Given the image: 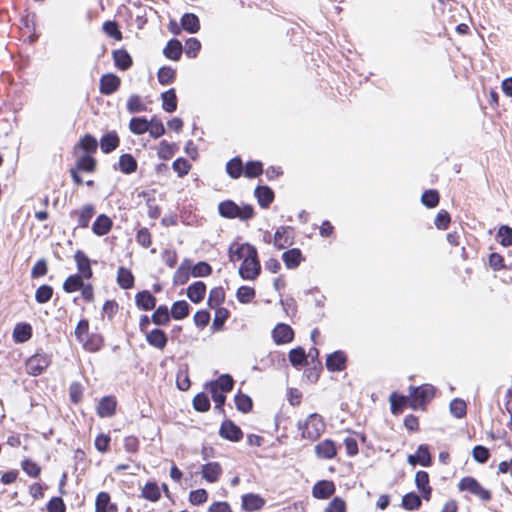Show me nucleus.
Instances as JSON below:
<instances>
[{"label":"nucleus","mask_w":512,"mask_h":512,"mask_svg":"<svg viewBox=\"0 0 512 512\" xmlns=\"http://www.w3.org/2000/svg\"><path fill=\"white\" fill-rule=\"evenodd\" d=\"M219 214L228 219L247 221L254 216V209L249 204L238 205L232 200H225L218 205Z\"/></svg>","instance_id":"obj_1"},{"label":"nucleus","mask_w":512,"mask_h":512,"mask_svg":"<svg viewBox=\"0 0 512 512\" xmlns=\"http://www.w3.org/2000/svg\"><path fill=\"white\" fill-rule=\"evenodd\" d=\"M298 430L304 439L317 440L325 430V423L321 415L310 414L304 421L298 422Z\"/></svg>","instance_id":"obj_2"},{"label":"nucleus","mask_w":512,"mask_h":512,"mask_svg":"<svg viewBox=\"0 0 512 512\" xmlns=\"http://www.w3.org/2000/svg\"><path fill=\"white\" fill-rule=\"evenodd\" d=\"M226 170L232 178H238L242 174L254 178L262 174L263 167L261 162H246L245 166L243 162H227Z\"/></svg>","instance_id":"obj_3"},{"label":"nucleus","mask_w":512,"mask_h":512,"mask_svg":"<svg viewBox=\"0 0 512 512\" xmlns=\"http://www.w3.org/2000/svg\"><path fill=\"white\" fill-rule=\"evenodd\" d=\"M410 407L413 410L423 408L435 395V388L430 384L419 387L410 386Z\"/></svg>","instance_id":"obj_4"},{"label":"nucleus","mask_w":512,"mask_h":512,"mask_svg":"<svg viewBox=\"0 0 512 512\" xmlns=\"http://www.w3.org/2000/svg\"><path fill=\"white\" fill-rule=\"evenodd\" d=\"M97 148V139L90 134H86L75 145L73 153L76 160H95L93 154L96 152Z\"/></svg>","instance_id":"obj_5"},{"label":"nucleus","mask_w":512,"mask_h":512,"mask_svg":"<svg viewBox=\"0 0 512 512\" xmlns=\"http://www.w3.org/2000/svg\"><path fill=\"white\" fill-rule=\"evenodd\" d=\"M261 272V264L258 260V252L255 249L239 267L238 273L244 280H255Z\"/></svg>","instance_id":"obj_6"},{"label":"nucleus","mask_w":512,"mask_h":512,"mask_svg":"<svg viewBox=\"0 0 512 512\" xmlns=\"http://www.w3.org/2000/svg\"><path fill=\"white\" fill-rule=\"evenodd\" d=\"M50 364V358L46 354H35L26 362L27 373L33 376L40 375Z\"/></svg>","instance_id":"obj_7"},{"label":"nucleus","mask_w":512,"mask_h":512,"mask_svg":"<svg viewBox=\"0 0 512 512\" xmlns=\"http://www.w3.org/2000/svg\"><path fill=\"white\" fill-rule=\"evenodd\" d=\"M460 490H466L470 493L478 496L484 501H487L491 498V494L489 491L484 489L478 482L472 477H465L459 483Z\"/></svg>","instance_id":"obj_8"},{"label":"nucleus","mask_w":512,"mask_h":512,"mask_svg":"<svg viewBox=\"0 0 512 512\" xmlns=\"http://www.w3.org/2000/svg\"><path fill=\"white\" fill-rule=\"evenodd\" d=\"M121 85V79L113 73H106L101 76L99 81V91L102 95H111L115 93Z\"/></svg>","instance_id":"obj_9"},{"label":"nucleus","mask_w":512,"mask_h":512,"mask_svg":"<svg viewBox=\"0 0 512 512\" xmlns=\"http://www.w3.org/2000/svg\"><path fill=\"white\" fill-rule=\"evenodd\" d=\"M256 248L249 243H233L229 247V259L232 262L243 261Z\"/></svg>","instance_id":"obj_10"},{"label":"nucleus","mask_w":512,"mask_h":512,"mask_svg":"<svg viewBox=\"0 0 512 512\" xmlns=\"http://www.w3.org/2000/svg\"><path fill=\"white\" fill-rule=\"evenodd\" d=\"M334 482L329 480H320L312 487V496L316 499H328L335 493Z\"/></svg>","instance_id":"obj_11"},{"label":"nucleus","mask_w":512,"mask_h":512,"mask_svg":"<svg viewBox=\"0 0 512 512\" xmlns=\"http://www.w3.org/2000/svg\"><path fill=\"white\" fill-rule=\"evenodd\" d=\"M114 65L121 71H127L133 66V59L124 48L116 49L112 52Z\"/></svg>","instance_id":"obj_12"},{"label":"nucleus","mask_w":512,"mask_h":512,"mask_svg":"<svg viewBox=\"0 0 512 512\" xmlns=\"http://www.w3.org/2000/svg\"><path fill=\"white\" fill-rule=\"evenodd\" d=\"M294 332L292 328L284 323H279L272 331L273 340L277 344L289 343L293 340Z\"/></svg>","instance_id":"obj_13"},{"label":"nucleus","mask_w":512,"mask_h":512,"mask_svg":"<svg viewBox=\"0 0 512 512\" xmlns=\"http://www.w3.org/2000/svg\"><path fill=\"white\" fill-rule=\"evenodd\" d=\"M120 143L119 136L116 131H109L102 135L98 142V146L100 147L103 153H110L114 151Z\"/></svg>","instance_id":"obj_14"},{"label":"nucleus","mask_w":512,"mask_h":512,"mask_svg":"<svg viewBox=\"0 0 512 512\" xmlns=\"http://www.w3.org/2000/svg\"><path fill=\"white\" fill-rule=\"evenodd\" d=\"M219 433L221 437L234 442L241 440L243 437L241 429L230 420L222 423Z\"/></svg>","instance_id":"obj_15"},{"label":"nucleus","mask_w":512,"mask_h":512,"mask_svg":"<svg viewBox=\"0 0 512 512\" xmlns=\"http://www.w3.org/2000/svg\"><path fill=\"white\" fill-rule=\"evenodd\" d=\"M74 259L79 272L78 275L82 276L84 279H90L93 272L90 266V260L86 254L81 250H77L74 255Z\"/></svg>","instance_id":"obj_16"},{"label":"nucleus","mask_w":512,"mask_h":512,"mask_svg":"<svg viewBox=\"0 0 512 512\" xmlns=\"http://www.w3.org/2000/svg\"><path fill=\"white\" fill-rule=\"evenodd\" d=\"M222 472V467L218 462H209L201 468L203 479L209 483L217 482L222 475Z\"/></svg>","instance_id":"obj_17"},{"label":"nucleus","mask_w":512,"mask_h":512,"mask_svg":"<svg viewBox=\"0 0 512 512\" xmlns=\"http://www.w3.org/2000/svg\"><path fill=\"white\" fill-rule=\"evenodd\" d=\"M183 53V46L180 40L172 38L168 40L166 46L163 49V55L170 60H180Z\"/></svg>","instance_id":"obj_18"},{"label":"nucleus","mask_w":512,"mask_h":512,"mask_svg":"<svg viewBox=\"0 0 512 512\" xmlns=\"http://www.w3.org/2000/svg\"><path fill=\"white\" fill-rule=\"evenodd\" d=\"M315 453L318 458L332 459L336 456L337 449L332 440L326 439L315 446Z\"/></svg>","instance_id":"obj_19"},{"label":"nucleus","mask_w":512,"mask_h":512,"mask_svg":"<svg viewBox=\"0 0 512 512\" xmlns=\"http://www.w3.org/2000/svg\"><path fill=\"white\" fill-rule=\"evenodd\" d=\"M95 512H118V507L111 502L107 492L98 493L95 501Z\"/></svg>","instance_id":"obj_20"},{"label":"nucleus","mask_w":512,"mask_h":512,"mask_svg":"<svg viewBox=\"0 0 512 512\" xmlns=\"http://www.w3.org/2000/svg\"><path fill=\"white\" fill-rule=\"evenodd\" d=\"M116 399L112 396L103 397L97 406V414L102 417H112L116 410Z\"/></svg>","instance_id":"obj_21"},{"label":"nucleus","mask_w":512,"mask_h":512,"mask_svg":"<svg viewBox=\"0 0 512 512\" xmlns=\"http://www.w3.org/2000/svg\"><path fill=\"white\" fill-rule=\"evenodd\" d=\"M180 25L190 34L197 33L201 28L199 17L194 13H184L180 19Z\"/></svg>","instance_id":"obj_22"},{"label":"nucleus","mask_w":512,"mask_h":512,"mask_svg":"<svg viewBox=\"0 0 512 512\" xmlns=\"http://www.w3.org/2000/svg\"><path fill=\"white\" fill-rule=\"evenodd\" d=\"M146 341L152 347L163 350L167 345L168 338L163 330L153 329L146 333Z\"/></svg>","instance_id":"obj_23"},{"label":"nucleus","mask_w":512,"mask_h":512,"mask_svg":"<svg viewBox=\"0 0 512 512\" xmlns=\"http://www.w3.org/2000/svg\"><path fill=\"white\" fill-rule=\"evenodd\" d=\"M135 302L137 307L144 311L152 310L156 306V298L146 290L136 294Z\"/></svg>","instance_id":"obj_24"},{"label":"nucleus","mask_w":512,"mask_h":512,"mask_svg":"<svg viewBox=\"0 0 512 512\" xmlns=\"http://www.w3.org/2000/svg\"><path fill=\"white\" fill-rule=\"evenodd\" d=\"M291 244H292L291 228L285 227V226L279 227L274 234V245L278 249H283L287 245H291Z\"/></svg>","instance_id":"obj_25"},{"label":"nucleus","mask_w":512,"mask_h":512,"mask_svg":"<svg viewBox=\"0 0 512 512\" xmlns=\"http://www.w3.org/2000/svg\"><path fill=\"white\" fill-rule=\"evenodd\" d=\"M162 109L167 113H173L177 110V95L174 88L161 93Z\"/></svg>","instance_id":"obj_26"},{"label":"nucleus","mask_w":512,"mask_h":512,"mask_svg":"<svg viewBox=\"0 0 512 512\" xmlns=\"http://www.w3.org/2000/svg\"><path fill=\"white\" fill-rule=\"evenodd\" d=\"M282 260L288 269L297 268L303 260L300 249L293 248L282 254Z\"/></svg>","instance_id":"obj_27"},{"label":"nucleus","mask_w":512,"mask_h":512,"mask_svg":"<svg viewBox=\"0 0 512 512\" xmlns=\"http://www.w3.org/2000/svg\"><path fill=\"white\" fill-rule=\"evenodd\" d=\"M346 355L342 351H336L329 355L326 360V367L330 371H341L345 368Z\"/></svg>","instance_id":"obj_28"},{"label":"nucleus","mask_w":512,"mask_h":512,"mask_svg":"<svg viewBox=\"0 0 512 512\" xmlns=\"http://www.w3.org/2000/svg\"><path fill=\"white\" fill-rule=\"evenodd\" d=\"M265 504V500L253 493L245 494L242 496V506L247 511L260 510Z\"/></svg>","instance_id":"obj_29"},{"label":"nucleus","mask_w":512,"mask_h":512,"mask_svg":"<svg viewBox=\"0 0 512 512\" xmlns=\"http://www.w3.org/2000/svg\"><path fill=\"white\" fill-rule=\"evenodd\" d=\"M415 484L418 490L423 494L424 499L429 500L431 496V487L429 486V475L425 471H418L415 475Z\"/></svg>","instance_id":"obj_30"},{"label":"nucleus","mask_w":512,"mask_h":512,"mask_svg":"<svg viewBox=\"0 0 512 512\" xmlns=\"http://www.w3.org/2000/svg\"><path fill=\"white\" fill-rule=\"evenodd\" d=\"M191 274V264L189 260H184L181 265L177 268L173 275V283L175 285L185 284Z\"/></svg>","instance_id":"obj_31"},{"label":"nucleus","mask_w":512,"mask_h":512,"mask_svg":"<svg viewBox=\"0 0 512 512\" xmlns=\"http://www.w3.org/2000/svg\"><path fill=\"white\" fill-rule=\"evenodd\" d=\"M205 293L206 285L202 281H197L187 288V296L194 303L201 302L204 299Z\"/></svg>","instance_id":"obj_32"},{"label":"nucleus","mask_w":512,"mask_h":512,"mask_svg":"<svg viewBox=\"0 0 512 512\" xmlns=\"http://www.w3.org/2000/svg\"><path fill=\"white\" fill-rule=\"evenodd\" d=\"M95 214V208L93 205H85L78 211H73L72 215H76L78 217V225L82 228H86L89 225V222L93 215Z\"/></svg>","instance_id":"obj_33"},{"label":"nucleus","mask_w":512,"mask_h":512,"mask_svg":"<svg viewBox=\"0 0 512 512\" xmlns=\"http://www.w3.org/2000/svg\"><path fill=\"white\" fill-rule=\"evenodd\" d=\"M96 162H78L77 167L71 169V176L76 184H81L82 173H92L95 170Z\"/></svg>","instance_id":"obj_34"},{"label":"nucleus","mask_w":512,"mask_h":512,"mask_svg":"<svg viewBox=\"0 0 512 512\" xmlns=\"http://www.w3.org/2000/svg\"><path fill=\"white\" fill-rule=\"evenodd\" d=\"M112 227V221L109 217L102 214L97 217L95 222L92 225V231L98 235L103 236L106 235Z\"/></svg>","instance_id":"obj_35"},{"label":"nucleus","mask_w":512,"mask_h":512,"mask_svg":"<svg viewBox=\"0 0 512 512\" xmlns=\"http://www.w3.org/2000/svg\"><path fill=\"white\" fill-rule=\"evenodd\" d=\"M141 496L151 502H157L161 497V492L156 482H148L141 490Z\"/></svg>","instance_id":"obj_36"},{"label":"nucleus","mask_w":512,"mask_h":512,"mask_svg":"<svg viewBox=\"0 0 512 512\" xmlns=\"http://www.w3.org/2000/svg\"><path fill=\"white\" fill-rule=\"evenodd\" d=\"M255 196L262 208H267L274 199L273 191L265 186L257 187L255 190Z\"/></svg>","instance_id":"obj_37"},{"label":"nucleus","mask_w":512,"mask_h":512,"mask_svg":"<svg viewBox=\"0 0 512 512\" xmlns=\"http://www.w3.org/2000/svg\"><path fill=\"white\" fill-rule=\"evenodd\" d=\"M32 328L29 324H17L13 331V337L16 342L23 343L31 338Z\"/></svg>","instance_id":"obj_38"},{"label":"nucleus","mask_w":512,"mask_h":512,"mask_svg":"<svg viewBox=\"0 0 512 512\" xmlns=\"http://www.w3.org/2000/svg\"><path fill=\"white\" fill-rule=\"evenodd\" d=\"M178 149L179 147L176 143H168L166 140H162L157 154L161 160H169Z\"/></svg>","instance_id":"obj_39"},{"label":"nucleus","mask_w":512,"mask_h":512,"mask_svg":"<svg viewBox=\"0 0 512 512\" xmlns=\"http://www.w3.org/2000/svg\"><path fill=\"white\" fill-rule=\"evenodd\" d=\"M117 282L123 289H130L134 285V276L130 270L121 267L117 272Z\"/></svg>","instance_id":"obj_40"},{"label":"nucleus","mask_w":512,"mask_h":512,"mask_svg":"<svg viewBox=\"0 0 512 512\" xmlns=\"http://www.w3.org/2000/svg\"><path fill=\"white\" fill-rule=\"evenodd\" d=\"M129 129L136 135H141L149 130L148 120L145 117H133L129 122Z\"/></svg>","instance_id":"obj_41"},{"label":"nucleus","mask_w":512,"mask_h":512,"mask_svg":"<svg viewBox=\"0 0 512 512\" xmlns=\"http://www.w3.org/2000/svg\"><path fill=\"white\" fill-rule=\"evenodd\" d=\"M126 108L130 114L147 111V106L142 102L141 97L137 94H133L128 98Z\"/></svg>","instance_id":"obj_42"},{"label":"nucleus","mask_w":512,"mask_h":512,"mask_svg":"<svg viewBox=\"0 0 512 512\" xmlns=\"http://www.w3.org/2000/svg\"><path fill=\"white\" fill-rule=\"evenodd\" d=\"M158 82L161 85H169L176 79V71L170 66H162L157 73Z\"/></svg>","instance_id":"obj_43"},{"label":"nucleus","mask_w":512,"mask_h":512,"mask_svg":"<svg viewBox=\"0 0 512 512\" xmlns=\"http://www.w3.org/2000/svg\"><path fill=\"white\" fill-rule=\"evenodd\" d=\"M225 299V292L222 287H214L211 289L208 297V305L211 309L221 308L220 305Z\"/></svg>","instance_id":"obj_44"},{"label":"nucleus","mask_w":512,"mask_h":512,"mask_svg":"<svg viewBox=\"0 0 512 512\" xmlns=\"http://www.w3.org/2000/svg\"><path fill=\"white\" fill-rule=\"evenodd\" d=\"M102 30L107 36H109L117 41H120L123 38L122 32L119 28V25L114 20L105 21L103 23Z\"/></svg>","instance_id":"obj_45"},{"label":"nucleus","mask_w":512,"mask_h":512,"mask_svg":"<svg viewBox=\"0 0 512 512\" xmlns=\"http://www.w3.org/2000/svg\"><path fill=\"white\" fill-rule=\"evenodd\" d=\"M410 400H411L410 395L404 396V395H399L397 393H392L390 396L392 413H394V414L400 413L402 411V408L405 405H407L408 403L410 404Z\"/></svg>","instance_id":"obj_46"},{"label":"nucleus","mask_w":512,"mask_h":512,"mask_svg":"<svg viewBox=\"0 0 512 512\" xmlns=\"http://www.w3.org/2000/svg\"><path fill=\"white\" fill-rule=\"evenodd\" d=\"M148 126H149V134L154 139H157L161 136H163L166 132V129L161 121L157 116H153L150 120H148Z\"/></svg>","instance_id":"obj_47"},{"label":"nucleus","mask_w":512,"mask_h":512,"mask_svg":"<svg viewBox=\"0 0 512 512\" xmlns=\"http://www.w3.org/2000/svg\"><path fill=\"white\" fill-rule=\"evenodd\" d=\"M170 314L167 306H159L151 316V320L154 324L162 326L166 325L170 321Z\"/></svg>","instance_id":"obj_48"},{"label":"nucleus","mask_w":512,"mask_h":512,"mask_svg":"<svg viewBox=\"0 0 512 512\" xmlns=\"http://www.w3.org/2000/svg\"><path fill=\"white\" fill-rule=\"evenodd\" d=\"M189 314V304L184 301H177L172 305L170 316L176 320H181Z\"/></svg>","instance_id":"obj_49"},{"label":"nucleus","mask_w":512,"mask_h":512,"mask_svg":"<svg viewBox=\"0 0 512 512\" xmlns=\"http://www.w3.org/2000/svg\"><path fill=\"white\" fill-rule=\"evenodd\" d=\"M83 279L84 278L78 274L69 276L63 284L64 291L67 293H72L80 290L84 284Z\"/></svg>","instance_id":"obj_50"},{"label":"nucleus","mask_w":512,"mask_h":512,"mask_svg":"<svg viewBox=\"0 0 512 512\" xmlns=\"http://www.w3.org/2000/svg\"><path fill=\"white\" fill-rule=\"evenodd\" d=\"M205 389L211 394L213 401L215 402V408L216 409H222L226 397L224 395L225 392H222L221 390L217 389L213 385L207 383L205 385Z\"/></svg>","instance_id":"obj_51"},{"label":"nucleus","mask_w":512,"mask_h":512,"mask_svg":"<svg viewBox=\"0 0 512 512\" xmlns=\"http://www.w3.org/2000/svg\"><path fill=\"white\" fill-rule=\"evenodd\" d=\"M209 384L226 393L232 390L234 381L230 375L224 374Z\"/></svg>","instance_id":"obj_52"},{"label":"nucleus","mask_w":512,"mask_h":512,"mask_svg":"<svg viewBox=\"0 0 512 512\" xmlns=\"http://www.w3.org/2000/svg\"><path fill=\"white\" fill-rule=\"evenodd\" d=\"M421 505L420 497L415 493H407L402 498V506L409 511L417 510Z\"/></svg>","instance_id":"obj_53"},{"label":"nucleus","mask_w":512,"mask_h":512,"mask_svg":"<svg viewBox=\"0 0 512 512\" xmlns=\"http://www.w3.org/2000/svg\"><path fill=\"white\" fill-rule=\"evenodd\" d=\"M255 297V290L249 286H241L236 292L237 300L242 304L252 302Z\"/></svg>","instance_id":"obj_54"},{"label":"nucleus","mask_w":512,"mask_h":512,"mask_svg":"<svg viewBox=\"0 0 512 512\" xmlns=\"http://www.w3.org/2000/svg\"><path fill=\"white\" fill-rule=\"evenodd\" d=\"M289 361L295 367L304 365L306 363V354L304 349L301 347L292 349L289 352Z\"/></svg>","instance_id":"obj_55"},{"label":"nucleus","mask_w":512,"mask_h":512,"mask_svg":"<svg viewBox=\"0 0 512 512\" xmlns=\"http://www.w3.org/2000/svg\"><path fill=\"white\" fill-rule=\"evenodd\" d=\"M185 45V54L188 58H195L201 49V42L194 37L188 38Z\"/></svg>","instance_id":"obj_56"},{"label":"nucleus","mask_w":512,"mask_h":512,"mask_svg":"<svg viewBox=\"0 0 512 512\" xmlns=\"http://www.w3.org/2000/svg\"><path fill=\"white\" fill-rule=\"evenodd\" d=\"M466 403L464 400L455 398L450 403V412L456 418H462L466 415Z\"/></svg>","instance_id":"obj_57"},{"label":"nucleus","mask_w":512,"mask_h":512,"mask_svg":"<svg viewBox=\"0 0 512 512\" xmlns=\"http://www.w3.org/2000/svg\"><path fill=\"white\" fill-rule=\"evenodd\" d=\"M193 407L199 412H206L210 408V401L205 393H198L193 399Z\"/></svg>","instance_id":"obj_58"},{"label":"nucleus","mask_w":512,"mask_h":512,"mask_svg":"<svg viewBox=\"0 0 512 512\" xmlns=\"http://www.w3.org/2000/svg\"><path fill=\"white\" fill-rule=\"evenodd\" d=\"M235 404L236 408L243 413H247L252 409V400L245 394H237L235 396Z\"/></svg>","instance_id":"obj_59"},{"label":"nucleus","mask_w":512,"mask_h":512,"mask_svg":"<svg viewBox=\"0 0 512 512\" xmlns=\"http://www.w3.org/2000/svg\"><path fill=\"white\" fill-rule=\"evenodd\" d=\"M421 201L428 208H434L438 205L439 194L436 190H427L422 194Z\"/></svg>","instance_id":"obj_60"},{"label":"nucleus","mask_w":512,"mask_h":512,"mask_svg":"<svg viewBox=\"0 0 512 512\" xmlns=\"http://www.w3.org/2000/svg\"><path fill=\"white\" fill-rule=\"evenodd\" d=\"M52 294H53L52 287H50L48 285H42L36 290L35 299L38 303L43 304V303L48 302L51 299Z\"/></svg>","instance_id":"obj_61"},{"label":"nucleus","mask_w":512,"mask_h":512,"mask_svg":"<svg viewBox=\"0 0 512 512\" xmlns=\"http://www.w3.org/2000/svg\"><path fill=\"white\" fill-rule=\"evenodd\" d=\"M215 311V317L213 320V329L214 330H220L226 321V319L229 316V311L225 308H214Z\"/></svg>","instance_id":"obj_62"},{"label":"nucleus","mask_w":512,"mask_h":512,"mask_svg":"<svg viewBox=\"0 0 512 512\" xmlns=\"http://www.w3.org/2000/svg\"><path fill=\"white\" fill-rule=\"evenodd\" d=\"M346 502L340 497H334L326 506L324 512H346Z\"/></svg>","instance_id":"obj_63"},{"label":"nucleus","mask_w":512,"mask_h":512,"mask_svg":"<svg viewBox=\"0 0 512 512\" xmlns=\"http://www.w3.org/2000/svg\"><path fill=\"white\" fill-rule=\"evenodd\" d=\"M498 237L500 238V243L504 246L512 245V228L508 226L500 227L498 231Z\"/></svg>","instance_id":"obj_64"}]
</instances>
